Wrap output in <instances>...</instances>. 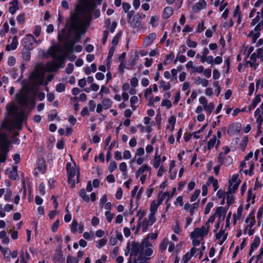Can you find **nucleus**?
<instances>
[{
  "mask_svg": "<svg viewBox=\"0 0 263 263\" xmlns=\"http://www.w3.org/2000/svg\"><path fill=\"white\" fill-rule=\"evenodd\" d=\"M96 7L93 0H81L76 8V12L71 17L69 31L75 33L74 41H79L81 34H84L91 17V11Z\"/></svg>",
  "mask_w": 263,
  "mask_h": 263,
  "instance_id": "1",
  "label": "nucleus"
},
{
  "mask_svg": "<svg viewBox=\"0 0 263 263\" xmlns=\"http://www.w3.org/2000/svg\"><path fill=\"white\" fill-rule=\"evenodd\" d=\"M151 247L152 245L147 240L141 243L132 241L127 243L126 249L130 251L133 263H147V260L151 259L149 256L153 252Z\"/></svg>",
  "mask_w": 263,
  "mask_h": 263,
  "instance_id": "2",
  "label": "nucleus"
},
{
  "mask_svg": "<svg viewBox=\"0 0 263 263\" xmlns=\"http://www.w3.org/2000/svg\"><path fill=\"white\" fill-rule=\"evenodd\" d=\"M70 36V31H66L64 29L58 35L60 41H64L62 48L67 55L73 52V46L76 43V41L74 40H69Z\"/></svg>",
  "mask_w": 263,
  "mask_h": 263,
  "instance_id": "3",
  "label": "nucleus"
},
{
  "mask_svg": "<svg viewBox=\"0 0 263 263\" xmlns=\"http://www.w3.org/2000/svg\"><path fill=\"white\" fill-rule=\"evenodd\" d=\"M45 74V68L43 66H36L32 72L30 77V81L34 86L41 85H47V82L44 83Z\"/></svg>",
  "mask_w": 263,
  "mask_h": 263,
  "instance_id": "4",
  "label": "nucleus"
},
{
  "mask_svg": "<svg viewBox=\"0 0 263 263\" xmlns=\"http://www.w3.org/2000/svg\"><path fill=\"white\" fill-rule=\"evenodd\" d=\"M51 56L60 63V66L63 67L64 66L65 61L68 55L64 51L62 47L59 46L53 47L50 50Z\"/></svg>",
  "mask_w": 263,
  "mask_h": 263,
  "instance_id": "5",
  "label": "nucleus"
},
{
  "mask_svg": "<svg viewBox=\"0 0 263 263\" xmlns=\"http://www.w3.org/2000/svg\"><path fill=\"white\" fill-rule=\"evenodd\" d=\"M9 141L5 134H0V161L4 162L9 152Z\"/></svg>",
  "mask_w": 263,
  "mask_h": 263,
  "instance_id": "6",
  "label": "nucleus"
},
{
  "mask_svg": "<svg viewBox=\"0 0 263 263\" xmlns=\"http://www.w3.org/2000/svg\"><path fill=\"white\" fill-rule=\"evenodd\" d=\"M29 92L27 90H23L16 95V99L18 104L22 107H26L29 101Z\"/></svg>",
  "mask_w": 263,
  "mask_h": 263,
  "instance_id": "7",
  "label": "nucleus"
},
{
  "mask_svg": "<svg viewBox=\"0 0 263 263\" xmlns=\"http://www.w3.org/2000/svg\"><path fill=\"white\" fill-rule=\"evenodd\" d=\"M257 59L259 60L260 62L263 61V50L261 48H258L257 50L256 53L252 54L250 57V61H248L247 63L249 64L250 67L256 69V66L258 65L256 62Z\"/></svg>",
  "mask_w": 263,
  "mask_h": 263,
  "instance_id": "8",
  "label": "nucleus"
},
{
  "mask_svg": "<svg viewBox=\"0 0 263 263\" xmlns=\"http://www.w3.org/2000/svg\"><path fill=\"white\" fill-rule=\"evenodd\" d=\"M261 15L263 17V9L261 10ZM263 29V19L255 26L254 31H251L249 36L252 37L253 43H255L260 35V30Z\"/></svg>",
  "mask_w": 263,
  "mask_h": 263,
  "instance_id": "9",
  "label": "nucleus"
},
{
  "mask_svg": "<svg viewBox=\"0 0 263 263\" xmlns=\"http://www.w3.org/2000/svg\"><path fill=\"white\" fill-rule=\"evenodd\" d=\"M208 226H203L201 228H195L191 233V238L204 237L209 233Z\"/></svg>",
  "mask_w": 263,
  "mask_h": 263,
  "instance_id": "10",
  "label": "nucleus"
},
{
  "mask_svg": "<svg viewBox=\"0 0 263 263\" xmlns=\"http://www.w3.org/2000/svg\"><path fill=\"white\" fill-rule=\"evenodd\" d=\"M199 101L201 104L203 105V108L206 112L209 115L211 114L214 109V104L213 103H210L208 104V101L204 97H201L199 99Z\"/></svg>",
  "mask_w": 263,
  "mask_h": 263,
  "instance_id": "11",
  "label": "nucleus"
},
{
  "mask_svg": "<svg viewBox=\"0 0 263 263\" xmlns=\"http://www.w3.org/2000/svg\"><path fill=\"white\" fill-rule=\"evenodd\" d=\"M130 26L137 31H139L143 27V24L141 23V17L138 15L134 16L132 21L130 22Z\"/></svg>",
  "mask_w": 263,
  "mask_h": 263,
  "instance_id": "12",
  "label": "nucleus"
},
{
  "mask_svg": "<svg viewBox=\"0 0 263 263\" xmlns=\"http://www.w3.org/2000/svg\"><path fill=\"white\" fill-rule=\"evenodd\" d=\"M218 159L220 164H223L226 166L230 165L233 162V159L230 156H223L222 153H219Z\"/></svg>",
  "mask_w": 263,
  "mask_h": 263,
  "instance_id": "13",
  "label": "nucleus"
},
{
  "mask_svg": "<svg viewBox=\"0 0 263 263\" xmlns=\"http://www.w3.org/2000/svg\"><path fill=\"white\" fill-rule=\"evenodd\" d=\"M46 67L47 68V71L48 72H52V71H56L58 70L60 66V63L57 62H55L54 61H52L51 62H48L46 64Z\"/></svg>",
  "mask_w": 263,
  "mask_h": 263,
  "instance_id": "14",
  "label": "nucleus"
},
{
  "mask_svg": "<svg viewBox=\"0 0 263 263\" xmlns=\"http://www.w3.org/2000/svg\"><path fill=\"white\" fill-rule=\"evenodd\" d=\"M33 35L31 34L26 35V37L24 39V45L25 48L29 49L32 48V41H34Z\"/></svg>",
  "mask_w": 263,
  "mask_h": 263,
  "instance_id": "15",
  "label": "nucleus"
},
{
  "mask_svg": "<svg viewBox=\"0 0 263 263\" xmlns=\"http://www.w3.org/2000/svg\"><path fill=\"white\" fill-rule=\"evenodd\" d=\"M153 223H152V222H151L150 221H149L148 220H147V218H144V219L143 220L142 222L140 223L137 228V231H138L139 230V228L140 227L142 228V231L144 232H145L147 229H148V228L152 226Z\"/></svg>",
  "mask_w": 263,
  "mask_h": 263,
  "instance_id": "16",
  "label": "nucleus"
},
{
  "mask_svg": "<svg viewBox=\"0 0 263 263\" xmlns=\"http://www.w3.org/2000/svg\"><path fill=\"white\" fill-rule=\"evenodd\" d=\"M17 108L15 107L13 102L9 103L6 105V110L9 115L13 117L15 116Z\"/></svg>",
  "mask_w": 263,
  "mask_h": 263,
  "instance_id": "17",
  "label": "nucleus"
},
{
  "mask_svg": "<svg viewBox=\"0 0 263 263\" xmlns=\"http://www.w3.org/2000/svg\"><path fill=\"white\" fill-rule=\"evenodd\" d=\"M206 5V2L204 0H200L193 6V10L194 12H197L203 8L205 7Z\"/></svg>",
  "mask_w": 263,
  "mask_h": 263,
  "instance_id": "18",
  "label": "nucleus"
},
{
  "mask_svg": "<svg viewBox=\"0 0 263 263\" xmlns=\"http://www.w3.org/2000/svg\"><path fill=\"white\" fill-rule=\"evenodd\" d=\"M17 45V37L16 36H14L12 39V42L10 44H8L6 46V50L7 51L14 50L16 48Z\"/></svg>",
  "mask_w": 263,
  "mask_h": 263,
  "instance_id": "19",
  "label": "nucleus"
},
{
  "mask_svg": "<svg viewBox=\"0 0 263 263\" xmlns=\"http://www.w3.org/2000/svg\"><path fill=\"white\" fill-rule=\"evenodd\" d=\"M260 244V238L258 236H255L254 240H253V242L252 243L251 245V248H250V251H249V255H251V254H252L253 252V250L255 248H256L257 247H258V246Z\"/></svg>",
  "mask_w": 263,
  "mask_h": 263,
  "instance_id": "20",
  "label": "nucleus"
},
{
  "mask_svg": "<svg viewBox=\"0 0 263 263\" xmlns=\"http://www.w3.org/2000/svg\"><path fill=\"white\" fill-rule=\"evenodd\" d=\"M156 35L155 33H150L146 37L144 41V45L146 46L150 45L155 39Z\"/></svg>",
  "mask_w": 263,
  "mask_h": 263,
  "instance_id": "21",
  "label": "nucleus"
},
{
  "mask_svg": "<svg viewBox=\"0 0 263 263\" xmlns=\"http://www.w3.org/2000/svg\"><path fill=\"white\" fill-rule=\"evenodd\" d=\"M36 169L40 173L42 174L45 173L46 171V165L45 161L43 159H41L39 160V163L37 164Z\"/></svg>",
  "mask_w": 263,
  "mask_h": 263,
  "instance_id": "22",
  "label": "nucleus"
},
{
  "mask_svg": "<svg viewBox=\"0 0 263 263\" xmlns=\"http://www.w3.org/2000/svg\"><path fill=\"white\" fill-rule=\"evenodd\" d=\"M211 184L213 185L214 191H216L218 188V180L216 179H214L213 176L210 177L208 181L206 182L207 185L210 186Z\"/></svg>",
  "mask_w": 263,
  "mask_h": 263,
  "instance_id": "23",
  "label": "nucleus"
},
{
  "mask_svg": "<svg viewBox=\"0 0 263 263\" xmlns=\"http://www.w3.org/2000/svg\"><path fill=\"white\" fill-rule=\"evenodd\" d=\"M173 13V10L172 7H166L164 8L162 17L164 18H167L171 16Z\"/></svg>",
  "mask_w": 263,
  "mask_h": 263,
  "instance_id": "24",
  "label": "nucleus"
},
{
  "mask_svg": "<svg viewBox=\"0 0 263 263\" xmlns=\"http://www.w3.org/2000/svg\"><path fill=\"white\" fill-rule=\"evenodd\" d=\"M232 194V190H228L227 192V203L229 205L232 204L234 201V199Z\"/></svg>",
  "mask_w": 263,
  "mask_h": 263,
  "instance_id": "25",
  "label": "nucleus"
},
{
  "mask_svg": "<svg viewBox=\"0 0 263 263\" xmlns=\"http://www.w3.org/2000/svg\"><path fill=\"white\" fill-rule=\"evenodd\" d=\"M112 102L108 98H105L102 100V105L103 107V109H107L111 106Z\"/></svg>",
  "mask_w": 263,
  "mask_h": 263,
  "instance_id": "26",
  "label": "nucleus"
},
{
  "mask_svg": "<svg viewBox=\"0 0 263 263\" xmlns=\"http://www.w3.org/2000/svg\"><path fill=\"white\" fill-rule=\"evenodd\" d=\"M260 96L258 95L253 100L252 104L249 106V110L254 109L257 106V104L260 102Z\"/></svg>",
  "mask_w": 263,
  "mask_h": 263,
  "instance_id": "27",
  "label": "nucleus"
},
{
  "mask_svg": "<svg viewBox=\"0 0 263 263\" xmlns=\"http://www.w3.org/2000/svg\"><path fill=\"white\" fill-rule=\"evenodd\" d=\"M169 241L167 238H164L159 246V250L161 252H163L166 250Z\"/></svg>",
  "mask_w": 263,
  "mask_h": 263,
  "instance_id": "28",
  "label": "nucleus"
},
{
  "mask_svg": "<svg viewBox=\"0 0 263 263\" xmlns=\"http://www.w3.org/2000/svg\"><path fill=\"white\" fill-rule=\"evenodd\" d=\"M79 195L84 201L88 202L89 201V197L88 195L86 194L85 189H82L80 190Z\"/></svg>",
  "mask_w": 263,
  "mask_h": 263,
  "instance_id": "29",
  "label": "nucleus"
},
{
  "mask_svg": "<svg viewBox=\"0 0 263 263\" xmlns=\"http://www.w3.org/2000/svg\"><path fill=\"white\" fill-rule=\"evenodd\" d=\"M160 87L162 88L163 91H166L170 89L171 84L170 82L166 83L163 80H161L160 82Z\"/></svg>",
  "mask_w": 263,
  "mask_h": 263,
  "instance_id": "30",
  "label": "nucleus"
},
{
  "mask_svg": "<svg viewBox=\"0 0 263 263\" xmlns=\"http://www.w3.org/2000/svg\"><path fill=\"white\" fill-rule=\"evenodd\" d=\"M199 200H198L197 202H195L191 205L190 209V214L191 216H193L194 214L195 211L198 210L199 207Z\"/></svg>",
  "mask_w": 263,
  "mask_h": 263,
  "instance_id": "31",
  "label": "nucleus"
},
{
  "mask_svg": "<svg viewBox=\"0 0 263 263\" xmlns=\"http://www.w3.org/2000/svg\"><path fill=\"white\" fill-rule=\"evenodd\" d=\"M160 204L156 201L154 200L152 202L150 206V211L151 212H153L156 213V211Z\"/></svg>",
  "mask_w": 263,
  "mask_h": 263,
  "instance_id": "32",
  "label": "nucleus"
},
{
  "mask_svg": "<svg viewBox=\"0 0 263 263\" xmlns=\"http://www.w3.org/2000/svg\"><path fill=\"white\" fill-rule=\"evenodd\" d=\"M240 180L238 179V175H234L232 177L231 179L229 180V184L232 186L233 183H240Z\"/></svg>",
  "mask_w": 263,
  "mask_h": 263,
  "instance_id": "33",
  "label": "nucleus"
},
{
  "mask_svg": "<svg viewBox=\"0 0 263 263\" xmlns=\"http://www.w3.org/2000/svg\"><path fill=\"white\" fill-rule=\"evenodd\" d=\"M160 161H161L160 156L157 155V154H156V156H155L154 160V162H153V165L156 168H158L159 166H160Z\"/></svg>",
  "mask_w": 263,
  "mask_h": 263,
  "instance_id": "34",
  "label": "nucleus"
},
{
  "mask_svg": "<svg viewBox=\"0 0 263 263\" xmlns=\"http://www.w3.org/2000/svg\"><path fill=\"white\" fill-rule=\"evenodd\" d=\"M138 98L137 96H133L130 99V106L133 110H135L136 106L135 105L138 102Z\"/></svg>",
  "mask_w": 263,
  "mask_h": 263,
  "instance_id": "35",
  "label": "nucleus"
},
{
  "mask_svg": "<svg viewBox=\"0 0 263 263\" xmlns=\"http://www.w3.org/2000/svg\"><path fill=\"white\" fill-rule=\"evenodd\" d=\"M138 170L142 174L145 171L150 172L151 171V167L146 164H144L142 165Z\"/></svg>",
  "mask_w": 263,
  "mask_h": 263,
  "instance_id": "36",
  "label": "nucleus"
},
{
  "mask_svg": "<svg viewBox=\"0 0 263 263\" xmlns=\"http://www.w3.org/2000/svg\"><path fill=\"white\" fill-rule=\"evenodd\" d=\"M216 141V136H214L212 139L208 143V149L209 150L211 149L214 145H215Z\"/></svg>",
  "mask_w": 263,
  "mask_h": 263,
  "instance_id": "37",
  "label": "nucleus"
},
{
  "mask_svg": "<svg viewBox=\"0 0 263 263\" xmlns=\"http://www.w3.org/2000/svg\"><path fill=\"white\" fill-rule=\"evenodd\" d=\"M106 242L107 239L105 238H103L97 242L96 247L98 248H100L105 246Z\"/></svg>",
  "mask_w": 263,
  "mask_h": 263,
  "instance_id": "38",
  "label": "nucleus"
},
{
  "mask_svg": "<svg viewBox=\"0 0 263 263\" xmlns=\"http://www.w3.org/2000/svg\"><path fill=\"white\" fill-rule=\"evenodd\" d=\"M248 142V138L247 136L243 137L242 140V143L240 144V146L242 151H245V148Z\"/></svg>",
  "mask_w": 263,
  "mask_h": 263,
  "instance_id": "39",
  "label": "nucleus"
},
{
  "mask_svg": "<svg viewBox=\"0 0 263 263\" xmlns=\"http://www.w3.org/2000/svg\"><path fill=\"white\" fill-rule=\"evenodd\" d=\"M242 207L240 206L238 208L237 214H234L233 215L234 219L235 220H236V219H238L240 218L242 215Z\"/></svg>",
  "mask_w": 263,
  "mask_h": 263,
  "instance_id": "40",
  "label": "nucleus"
},
{
  "mask_svg": "<svg viewBox=\"0 0 263 263\" xmlns=\"http://www.w3.org/2000/svg\"><path fill=\"white\" fill-rule=\"evenodd\" d=\"M79 259L76 257H73L71 255H68L67 258V263H78Z\"/></svg>",
  "mask_w": 263,
  "mask_h": 263,
  "instance_id": "41",
  "label": "nucleus"
},
{
  "mask_svg": "<svg viewBox=\"0 0 263 263\" xmlns=\"http://www.w3.org/2000/svg\"><path fill=\"white\" fill-rule=\"evenodd\" d=\"M2 127L8 130L12 128L11 123L10 121L6 120L2 123Z\"/></svg>",
  "mask_w": 263,
  "mask_h": 263,
  "instance_id": "42",
  "label": "nucleus"
},
{
  "mask_svg": "<svg viewBox=\"0 0 263 263\" xmlns=\"http://www.w3.org/2000/svg\"><path fill=\"white\" fill-rule=\"evenodd\" d=\"M12 195V192L9 189L6 190V193L5 195L4 198L6 201H9L11 200V197Z\"/></svg>",
  "mask_w": 263,
  "mask_h": 263,
  "instance_id": "43",
  "label": "nucleus"
},
{
  "mask_svg": "<svg viewBox=\"0 0 263 263\" xmlns=\"http://www.w3.org/2000/svg\"><path fill=\"white\" fill-rule=\"evenodd\" d=\"M186 44L191 48H195L197 46V43L196 42L192 41L189 38L186 40Z\"/></svg>",
  "mask_w": 263,
  "mask_h": 263,
  "instance_id": "44",
  "label": "nucleus"
},
{
  "mask_svg": "<svg viewBox=\"0 0 263 263\" xmlns=\"http://www.w3.org/2000/svg\"><path fill=\"white\" fill-rule=\"evenodd\" d=\"M260 12H258L257 13V15L255 16V17L254 18H253L252 20V22H251V26H254L256 24H258L259 22V21H260Z\"/></svg>",
  "mask_w": 263,
  "mask_h": 263,
  "instance_id": "45",
  "label": "nucleus"
},
{
  "mask_svg": "<svg viewBox=\"0 0 263 263\" xmlns=\"http://www.w3.org/2000/svg\"><path fill=\"white\" fill-rule=\"evenodd\" d=\"M117 168V163L115 161H111L110 163L109 166L108 167V171L112 173L114 170H115Z\"/></svg>",
  "mask_w": 263,
  "mask_h": 263,
  "instance_id": "46",
  "label": "nucleus"
},
{
  "mask_svg": "<svg viewBox=\"0 0 263 263\" xmlns=\"http://www.w3.org/2000/svg\"><path fill=\"white\" fill-rule=\"evenodd\" d=\"M200 193V190H195L194 194L192 196V197L191 198V202L195 201L198 198Z\"/></svg>",
  "mask_w": 263,
  "mask_h": 263,
  "instance_id": "47",
  "label": "nucleus"
},
{
  "mask_svg": "<svg viewBox=\"0 0 263 263\" xmlns=\"http://www.w3.org/2000/svg\"><path fill=\"white\" fill-rule=\"evenodd\" d=\"M161 106H165L167 108H170L172 107V103L169 100H163L161 102Z\"/></svg>",
  "mask_w": 263,
  "mask_h": 263,
  "instance_id": "48",
  "label": "nucleus"
},
{
  "mask_svg": "<svg viewBox=\"0 0 263 263\" xmlns=\"http://www.w3.org/2000/svg\"><path fill=\"white\" fill-rule=\"evenodd\" d=\"M166 197V194H159L157 202L160 205Z\"/></svg>",
  "mask_w": 263,
  "mask_h": 263,
  "instance_id": "49",
  "label": "nucleus"
},
{
  "mask_svg": "<svg viewBox=\"0 0 263 263\" xmlns=\"http://www.w3.org/2000/svg\"><path fill=\"white\" fill-rule=\"evenodd\" d=\"M65 89V85L63 83H59L56 86V90L58 92H61L64 91Z\"/></svg>",
  "mask_w": 263,
  "mask_h": 263,
  "instance_id": "50",
  "label": "nucleus"
},
{
  "mask_svg": "<svg viewBox=\"0 0 263 263\" xmlns=\"http://www.w3.org/2000/svg\"><path fill=\"white\" fill-rule=\"evenodd\" d=\"M177 60H179L181 63H184L186 61V57L184 55L178 54L176 59L175 60V63H176Z\"/></svg>",
  "mask_w": 263,
  "mask_h": 263,
  "instance_id": "51",
  "label": "nucleus"
},
{
  "mask_svg": "<svg viewBox=\"0 0 263 263\" xmlns=\"http://www.w3.org/2000/svg\"><path fill=\"white\" fill-rule=\"evenodd\" d=\"M105 214L108 222H110L114 217V214L111 213L109 211H106Z\"/></svg>",
  "mask_w": 263,
  "mask_h": 263,
  "instance_id": "52",
  "label": "nucleus"
},
{
  "mask_svg": "<svg viewBox=\"0 0 263 263\" xmlns=\"http://www.w3.org/2000/svg\"><path fill=\"white\" fill-rule=\"evenodd\" d=\"M78 226V223L76 220H73L71 223V230L72 232L75 233L77 230V227Z\"/></svg>",
  "mask_w": 263,
  "mask_h": 263,
  "instance_id": "53",
  "label": "nucleus"
},
{
  "mask_svg": "<svg viewBox=\"0 0 263 263\" xmlns=\"http://www.w3.org/2000/svg\"><path fill=\"white\" fill-rule=\"evenodd\" d=\"M74 66L73 64L69 63L66 68V72L68 74H70L73 71Z\"/></svg>",
  "mask_w": 263,
  "mask_h": 263,
  "instance_id": "54",
  "label": "nucleus"
},
{
  "mask_svg": "<svg viewBox=\"0 0 263 263\" xmlns=\"http://www.w3.org/2000/svg\"><path fill=\"white\" fill-rule=\"evenodd\" d=\"M239 184L240 183H233L232 186H231V184H230L228 190L231 189L232 193H235L236 191V190H237Z\"/></svg>",
  "mask_w": 263,
  "mask_h": 263,
  "instance_id": "55",
  "label": "nucleus"
},
{
  "mask_svg": "<svg viewBox=\"0 0 263 263\" xmlns=\"http://www.w3.org/2000/svg\"><path fill=\"white\" fill-rule=\"evenodd\" d=\"M155 213L151 212L149 215H148V217L147 218V220L152 222V223H154L156 221V218L155 217Z\"/></svg>",
  "mask_w": 263,
  "mask_h": 263,
  "instance_id": "56",
  "label": "nucleus"
},
{
  "mask_svg": "<svg viewBox=\"0 0 263 263\" xmlns=\"http://www.w3.org/2000/svg\"><path fill=\"white\" fill-rule=\"evenodd\" d=\"M213 202H209L206 205V207L205 208V210H204V214H208L210 212V211L211 210V209L213 207Z\"/></svg>",
  "mask_w": 263,
  "mask_h": 263,
  "instance_id": "57",
  "label": "nucleus"
},
{
  "mask_svg": "<svg viewBox=\"0 0 263 263\" xmlns=\"http://www.w3.org/2000/svg\"><path fill=\"white\" fill-rule=\"evenodd\" d=\"M224 208L222 206L218 207L215 212V215H218L219 217L222 215V213H224Z\"/></svg>",
  "mask_w": 263,
  "mask_h": 263,
  "instance_id": "58",
  "label": "nucleus"
},
{
  "mask_svg": "<svg viewBox=\"0 0 263 263\" xmlns=\"http://www.w3.org/2000/svg\"><path fill=\"white\" fill-rule=\"evenodd\" d=\"M119 169L121 171L123 172H125L127 171V167L125 162H122L119 165Z\"/></svg>",
  "mask_w": 263,
  "mask_h": 263,
  "instance_id": "59",
  "label": "nucleus"
},
{
  "mask_svg": "<svg viewBox=\"0 0 263 263\" xmlns=\"http://www.w3.org/2000/svg\"><path fill=\"white\" fill-rule=\"evenodd\" d=\"M41 31V26H36L35 27L33 33L37 37L40 35Z\"/></svg>",
  "mask_w": 263,
  "mask_h": 263,
  "instance_id": "60",
  "label": "nucleus"
},
{
  "mask_svg": "<svg viewBox=\"0 0 263 263\" xmlns=\"http://www.w3.org/2000/svg\"><path fill=\"white\" fill-rule=\"evenodd\" d=\"M89 109L90 111L95 110L96 107V103L93 100H90L88 103Z\"/></svg>",
  "mask_w": 263,
  "mask_h": 263,
  "instance_id": "61",
  "label": "nucleus"
},
{
  "mask_svg": "<svg viewBox=\"0 0 263 263\" xmlns=\"http://www.w3.org/2000/svg\"><path fill=\"white\" fill-rule=\"evenodd\" d=\"M17 21L18 22V23H20L21 24H23L25 21L24 15L23 14H20L17 17Z\"/></svg>",
  "mask_w": 263,
  "mask_h": 263,
  "instance_id": "62",
  "label": "nucleus"
},
{
  "mask_svg": "<svg viewBox=\"0 0 263 263\" xmlns=\"http://www.w3.org/2000/svg\"><path fill=\"white\" fill-rule=\"evenodd\" d=\"M191 256L189 255V252L186 253L183 257L182 261L183 263H187L188 261L190 259Z\"/></svg>",
  "mask_w": 263,
  "mask_h": 263,
  "instance_id": "63",
  "label": "nucleus"
},
{
  "mask_svg": "<svg viewBox=\"0 0 263 263\" xmlns=\"http://www.w3.org/2000/svg\"><path fill=\"white\" fill-rule=\"evenodd\" d=\"M257 117V122H263V110L261 111V114H258Z\"/></svg>",
  "mask_w": 263,
  "mask_h": 263,
  "instance_id": "64",
  "label": "nucleus"
}]
</instances>
